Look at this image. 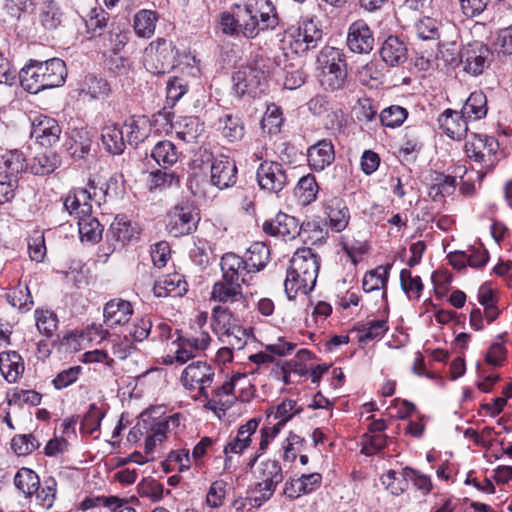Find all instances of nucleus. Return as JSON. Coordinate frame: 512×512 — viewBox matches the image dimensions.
Wrapping results in <instances>:
<instances>
[{"label":"nucleus","mask_w":512,"mask_h":512,"mask_svg":"<svg viewBox=\"0 0 512 512\" xmlns=\"http://www.w3.org/2000/svg\"><path fill=\"white\" fill-rule=\"evenodd\" d=\"M274 68V61L261 48L252 51L247 63L232 75L235 95L257 97L263 93Z\"/></svg>","instance_id":"nucleus-1"},{"label":"nucleus","mask_w":512,"mask_h":512,"mask_svg":"<svg viewBox=\"0 0 512 512\" xmlns=\"http://www.w3.org/2000/svg\"><path fill=\"white\" fill-rule=\"evenodd\" d=\"M321 259L309 247L296 250L293 254L284 282L285 293L294 300L299 293L307 295L315 287Z\"/></svg>","instance_id":"nucleus-2"},{"label":"nucleus","mask_w":512,"mask_h":512,"mask_svg":"<svg viewBox=\"0 0 512 512\" xmlns=\"http://www.w3.org/2000/svg\"><path fill=\"white\" fill-rule=\"evenodd\" d=\"M18 74L21 87L31 94H37L62 86L67 77V68L60 58L46 61L31 59Z\"/></svg>","instance_id":"nucleus-3"},{"label":"nucleus","mask_w":512,"mask_h":512,"mask_svg":"<svg viewBox=\"0 0 512 512\" xmlns=\"http://www.w3.org/2000/svg\"><path fill=\"white\" fill-rule=\"evenodd\" d=\"M240 23V32L246 39L256 38L260 32L273 30L279 23L275 7L268 0L233 5Z\"/></svg>","instance_id":"nucleus-4"},{"label":"nucleus","mask_w":512,"mask_h":512,"mask_svg":"<svg viewBox=\"0 0 512 512\" xmlns=\"http://www.w3.org/2000/svg\"><path fill=\"white\" fill-rule=\"evenodd\" d=\"M179 50L176 44L164 37L151 41L143 52V65L153 75L169 73L178 64Z\"/></svg>","instance_id":"nucleus-5"},{"label":"nucleus","mask_w":512,"mask_h":512,"mask_svg":"<svg viewBox=\"0 0 512 512\" xmlns=\"http://www.w3.org/2000/svg\"><path fill=\"white\" fill-rule=\"evenodd\" d=\"M178 413L173 415L158 414V410H146L141 413L140 418L144 423L146 455L152 454L158 445L167 439V433L179 425Z\"/></svg>","instance_id":"nucleus-6"},{"label":"nucleus","mask_w":512,"mask_h":512,"mask_svg":"<svg viewBox=\"0 0 512 512\" xmlns=\"http://www.w3.org/2000/svg\"><path fill=\"white\" fill-rule=\"evenodd\" d=\"M286 40L294 53L305 54L319 46L323 40V30L314 19H305L286 32L283 42Z\"/></svg>","instance_id":"nucleus-7"},{"label":"nucleus","mask_w":512,"mask_h":512,"mask_svg":"<svg viewBox=\"0 0 512 512\" xmlns=\"http://www.w3.org/2000/svg\"><path fill=\"white\" fill-rule=\"evenodd\" d=\"M467 157L491 171L499 162V142L495 137L473 133L465 143Z\"/></svg>","instance_id":"nucleus-8"},{"label":"nucleus","mask_w":512,"mask_h":512,"mask_svg":"<svg viewBox=\"0 0 512 512\" xmlns=\"http://www.w3.org/2000/svg\"><path fill=\"white\" fill-rule=\"evenodd\" d=\"M200 217L196 207L181 202L172 207L166 216V230L173 237H182L197 230Z\"/></svg>","instance_id":"nucleus-9"},{"label":"nucleus","mask_w":512,"mask_h":512,"mask_svg":"<svg viewBox=\"0 0 512 512\" xmlns=\"http://www.w3.org/2000/svg\"><path fill=\"white\" fill-rule=\"evenodd\" d=\"M215 369L206 361H195L184 368L180 376L182 386L189 391L198 390L200 397L208 400L207 389L212 385Z\"/></svg>","instance_id":"nucleus-10"},{"label":"nucleus","mask_w":512,"mask_h":512,"mask_svg":"<svg viewBox=\"0 0 512 512\" xmlns=\"http://www.w3.org/2000/svg\"><path fill=\"white\" fill-rule=\"evenodd\" d=\"M492 61V51L480 41H474L461 49V65L463 70L472 75H481Z\"/></svg>","instance_id":"nucleus-11"},{"label":"nucleus","mask_w":512,"mask_h":512,"mask_svg":"<svg viewBox=\"0 0 512 512\" xmlns=\"http://www.w3.org/2000/svg\"><path fill=\"white\" fill-rule=\"evenodd\" d=\"M257 473L260 481L257 483L256 489L260 493V497H255L254 502L260 506L272 497L277 485L283 480V474L281 465L276 460L261 462Z\"/></svg>","instance_id":"nucleus-12"},{"label":"nucleus","mask_w":512,"mask_h":512,"mask_svg":"<svg viewBox=\"0 0 512 512\" xmlns=\"http://www.w3.org/2000/svg\"><path fill=\"white\" fill-rule=\"evenodd\" d=\"M256 179L260 189L278 194L288 184V176L283 165L276 161L265 160L256 171Z\"/></svg>","instance_id":"nucleus-13"},{"label":"nucleus","mask_w":512,"mask_h":512,"mask_svg":"<svg viewBox=\"0 0 512 512\" xmlns=\"http://www.w3.org/2000/svg\"><path fill=\"white\" fill-rule=\"evenodd\" d=\"M262 230L265 234L284 241L294 240L301 233V223L296 217L280 211L274 218L263 222Z\"/></svg>","instance_id":"nucleus-14"},{"label":"nucleus","mask_w":512,"mask_h":512,"mask_svg":"<svg viewBox=\"0 0 512 512\" xmlns=\"http://www.w3.org/2000/svg\"><path fill=\"white\" fill-rule=\"evenodd\" d=\"M375 44L374 32L362 19L352 22L348 28L346 45L355 54H369Z\"/></svg>","instance_id":"nucleus-15"},{"label":"nucleus","mask_w":512,"mask_h":512,"mask_svg":"<svg viewBox=\"0 0 512 512\" xmlns=\"http://www.w3.org/2000/svg\"><path fill=\"white\" fill-rule=\"evenodd\" d=\"M238 168L235 160L221 155L212 161L210 168V182L220 190L234 186L238 179Z\"/></svg>","instance_id":"nucleus-16"},{"label":"nucleus","mask_w":512,"mask_h":512,"mask_svg":"<svg viewBox=\"0 0 512 512\" xmlns=\"http://www.w3.org/2000/svg\"><path fill=\"white\" fill-rule=\"evenodd\" d=\"M211 300L223 304H237L242 309H245L248 304V300L242 291V284L234 280H225L224 277L213 284Z\"/></svg>","instance_id":"nucleus-17"},{"label":"nucleus","mask_w":512,"mask_h":512,"mask_svg":"<svg viewBox=\"0 0 512 512\" xmlns=\"http://www.w3.org/2000/svg\"><path fill=\"white\" fill-rule=\"evenodd\" d=\"M324 213L329 220V226L334 232L346 229L350 220V212L345 201L332 194L326 195L323 200Z\"/></svg>","instance_id":"nucleus-18"},{"label":"nucleus","mask_w":512,"mask_h":512,"mask_svg":"<svg viewBox=\"0 0 512 512\" xmlns=\"http://www.w3.org/2000/svg\"><path fill=\"white\" fill-rule=\"evenodd\" d=\"M220 268L225 280H234L244 285H248L251 280V272L243 256L234 252H227L221 257Z\"/></svg>","instance_id":"nucleus-19"},{"label":"nucleus","mask_w":512,"mask_h":512,"mask_svg":"<svg viewBox=\"0 0 512 512\" xmlns=\"http://www.w3.org/2000/svg\"><path fill=\"white\" fill-rule=\"evenodd\" d=\"M60 134L61 127L51 117L39 116L32 122L31 138H34L42 146H52L58 142Z\"/></svg>","instance_id":"nucleus-20"},{"label":"nucleus","mask_w":512,"mask_h":512,"mask_svg":"<svg viewBox=\"0 0 512 512\" xmlns=\"http://www.w3.org/2000/svg\"><path fill=\"white\" fill-rule=\"evenodd\" d=\"M439 128L451 139L462 140L468 132V119L460 111L446 109L438 117Z\"/></svg>","instance_id":"nucleus-21"},{"label":"nucleus","mask_w":512,"mask_h":512,"mask_svg":"<svg viewBox=\"0 0 512 512\" xmlns=\"http://www.w3.org/2000/svg\"><path fill=\"white\" fill-rule=\"evenodd\" d=\"M381 59L390 67L404 64L408 58L406 43L397 35H389L380 47Z\"/></svg>","instance_id":"nucleus-22"},{"label":"nucleus","mask_w":512,"mask_h":512,"mask_svg":"<svg viewBox=\"0 0 512 512\" xmlns=\"http://www.w3.org/2000/svg\"><path fill=\"white\" fill-rule=\"evenodd\" d=\"M132 315V304L122 298L111 299L103 308L104 323L111 328L128 323Z\"/></svg>","instance_id":"nucleus-23"},{"label":"nucleus","mask_w":512,"mask_h":512,"mask_svg":"<svg viewBox=\"0 0 512 512\" xmlns=\"http://www.w3.org/2000/svg\"><path fill=\"white\" fill-rule=\"evenodd\" d=\"M308 163L312 170L322 171L331 165L335 159V151L332 141L329 139L319 140L308 148Z\"/></svg>","instance_id":"nucleus-24"},{"label":"nucleus","mask_w":512,"mask_h":512,"mask_svg":"<svg viewBox=\"0 0 512 512\" xmlns=\"http://www.w3.org/2000/svg\"><path fill=\"white\" fill-rule=\"evenodd\" d=\"M317 68L319 73H331L337 71H346V55L342 49L325 46L317 56Z\"/></svg>","instance_id":"nucleus-25"},{"label":"nucleus","mask_w":512,"mask_h":512,"mask_svg":"<svg viewBox=\"0 0 512 512\" xmlns=\"http://www.w3.org/2000/svg\"><path fill=\"white\" fill-rule=\"evenodd\" d=\"M260 419L252 418L238 428L237 434L224 447V454H241L251 444V436L257 431Z\"/></svg>","instance_id":"nucleus-26"},{"label":"nucleus","mask_w":512,"mask_h":512,"mask_svg":"<svg viewBox=\"0 0 512 512\" xmlns=\"http://www.w3.org/2000/svg\"><path fill=\"white\" fill-rule=\"evenodd\" d=\"M188 291V284L179 273L168 274L158 280L153 287L154 295L161 297H182Z\"/></svg>","instance_id":"nucleus-27"},{"label":"nucleus","mask_w":512,"mask_h":512,"mask_svg":"<svg viewBox=\"0 0 512 512\" xmlns=\"http://www.w3.org/2000/svg\"><path fill=\"white\" fill-rule=\"evenodd\" d=\"M24 371V360L17 351L0 353V373L8 383H16Z\"/></svg>","instance_id":"nucleus-28"},{"label":"nucleus","mask_w":512,"mask_h":512,"mask_svg":"<svg viewBox=\"0 0 512 512\" xmlns=\"http://www.w3.org/2000/svg\"><path fill=\"white\" fill-rule=\"evenodd\" d=\"M247 374L236 372L229 381L217 387L213 392V397L209 399V407L215 409L217 406L225 407L231 405L236 397L233 395L236 385L240 381H246Z\"/></svg>","instance_id":"nucleus-29"},{"label":"nucleus","mask_w":512,"mask_h":512,"mask_svg":"<svg viewBox=\"0 0 512 512\" xmlns=\"http://www.w3.org/2000/svg\"><path fill=\"white\" fill-rule=\"evenodd\" d=\"M391 267L392 264L380 265L367 271L362 280L364 292L369 293L381 289L382 298L387 301V284Z\"/></svg>","instance_id":"nucleus-30"},{"label":"nucleus","mask_w":512,"mask_h":512,"mask_svg":"<svg viewBox=\"0 0 512 512\" xmlns=\"http://www.w3.org/2000/svg\"><path fill=\"white\" fill-rule=\"evenodd\" d=\"M217 130L228 142L241 140L245 134V127L242 119L232 113H224L218 118Z\"/></svg>","instance_id":"nucleus-31"},{"label":"nucleus","mask_w":512,"mask_h":512,"mask_svg":"<svg viewBox=\"0 0 512 512\" xmlns=\"http://www.w3.org/2000/svg\"><path fill=\"white\" fill-rule=\"evenodd\" d=\"M127 141L130 145L143 142L151 131L150 120L144 115L130 116L124 122Z\"/></svg>","instance_id":"nucleus-32"},{"label":"nucleus","mask_w":512,"mask_h":512,"mask_svg":"<svg viewBox=\"0 0 512 512\" xmlns=\"http://www.w3.org/2000/svg\"><path fill=\"white\" fill-rule=\"evenodd\" d=\"M80 94H84L93 100H103L112 93L109 82L94 74H88L84 77L80 84Z\"/></svg>","instance_id":"nucleus-33"},{"label":"nucleus","mask_w":512,"mask_h":512,"mask_svg":"<svg viewBox=\"0 0 512 512\" xmlns=\"http://www.w3.org/2000/svg\"><path fill=\"white\" fill-rule=\"evenodd\" d=\"M159 14L155 10L141 9L134 14L133 29L135 34L144 39L151 38L156 30Z\"/></svg>","instance_id":"nucleus-34"},{"label":"nucleus","mask_w":512,"mask_h":512,"mask_svg":"<svg viewBox=\"0 0 512 512\" xmlns=\"http://www.w3.org/2000/svg\"><path fill=\"white\" fill-rule=\"evenodd\" d=\"M138 235V228L133 225L131 221L126 218V216L123 215H118L115 217L107 232V237H111L121 246H124L131 240L138 238Z\"/></svg>","instance_id":"nucleus-35"},{"label":"nucleus","mask_w":512,"mask_h":512,"mask_svg":"<svg viewBox=\"0 0 512 512\" xmlns=\"http://www.w3.org/2000/svg\"><path fill=\"white\" fill-rule=\"evenodd\" d=\"M251 274L263 270L270 261V248L263 242H254L243 256Z\"/></svg>","instance_id":"nucleus-36"},{"label":"nucleus","mask_w":512,"mask_h":512,"mask_svg":"<svg viewBox=\"0 0 512 512\" xmlns=\"http://www.w3.org/2000/svg\"><path fill=\"white\" fill-rule=\"evenodd\" d=\"M180 176L176 170L158 168L148 175L150 191H163L172 187H180Z\"/></svg>","instance_id":"nucleus-37"},{"label":"nucleus","mask_w":512,"mask_h":512,"mask_svg":"<svg viewBox=\"0 0 512 512\" xmlns=\"http://www.w3.org/2000/svg\"><path fill=\"white\" fill-rule=\"evenodd\" d=\"M150 155L160 168L165 169H171L179 159L177 147L169 140L156 143Z\"/></svg>","instance_id":"nucleus-38"},{"label":"nucleus","mask_w":512,"mask_h":512,"mask_svg":"<svg viewBox=\"0 0 512 512\" xmlns=\"http://www.w3.org/2000/svg\"><path fill=\"white\" fill-rule=\"evenodd\" d=\"M89 193L90 190L77 188L67 195L64 206L71 215L76 214L77 218H79L81 215L92 212V205L89 203L91 201Z\"/></svg>","instance_id":"nucleus-39"},{"label":"nucleus","mask_w":512,"mask_h":512,"mask_svg":"<svg viewBox=\"0 0 512 512\" xmlns=\"http://www.w3.org/2000/svg\"><path fill=\"white\" fill-rule=\"evenodd\" d=\"M461 112L468 120H480L488 112L487 97L482 91H474L467 98Z\"/></svg>","instance_id":"nucleus-40"},{"label":"nucleus","mask_w":512,"mask_h":512,"mask_svg":"<svg viewBox=\"0 0 512 512\" xmlns=\"http://www.w3.org/2000/svg\"><path fill=\"white\" fill-rule=\"evenodd\" d=\"M92 140L87 132L75 131L66 141L68 154L75 160L85 159L91 151Z\"/></svg>","instance_id":"nucleus-41"},{"label":"nucleus","mask_w":512,"mask_h":512,"mask_svg":"<svg viewBox=\"0 0 512 512\" xmlns=\"http://www.w3.org/2000/svg\"><path fill=\"white\" fill-rule=\"evenodd\" d=\"M88 212L78 218V227L81 240L96 243L102 238L103 226L98 219Z\"/></svg>","instance_id":"nucleus-42"},{"label":"nucleus","mask_w":512,"mask_h":512,"mask_svg":"<svg viewBox=\"0 0 512 512\" xmlns=\"http://www.w3.org/2000/svg\"><path fill=\"white\" fill-rule=\"evenodd\" d=\"M8 303L20 311H29L34 302L27 284L18 283L6 295Z\"/></svg>","instance_id":"nucleus-43"},{"label":"nucleus","mask_w":512,"mask_h":512,"mask_svg":"<svg viewBox=\"0 0 512 512\" xmlns=\"http://www.w3.org/2000/svg\"><path fill=\"white\" fill-rule=\"evenodd\" d=\"M388 330L389 325L387 315L381 319L370 320L358 329L359 341L370 342L381 339Z\"/></svg>","instance_id":"nucleus-44"},{"label":"nucleus","mask_w":512,"mask_h":512,"mask_svg":"<svg viewBox=\"0 0 512 512\" xmlns=\"http://www.w3.org/2000/svg\"><path fill=\"white\" fill-rule=\"evenodd\" d=\"M178 125L177 136L187 143L196 142L204 131L203 124L195 116L184 117Z\"/></svg>","instance_id":"nucleus-45"},{"label":"nucleus","mask_w":512,"mask_h":512,"mask_svg":"<svg viewBox=\"0 0 512 512\" xmlns=\"http://www.w3.org/2000/svg\"><path fill=\"white\" fill-rule=\"evenodd\" d=\"M101 139L107 151L114 155L121 154L125 149L123 131L117 126H107L102 130Z\"/></svg>","instance_id":"nucleus-46"},{"label":"nucleus","mask_w":512,"mask_h":512,"mask_svg":"<svg viewBox=\"0 0 512 512\" xmlns=\"http://www.w3.org/2000/svg\"><path fill=\"white\" fill-rule=\"evenodd\" d=\"M63 13L61 12L58 4L54 0H47L43 2L40 8V22L47 30H54L62 23Z\"/></svg>","instance_id":"nucleus-47"},{"label":"nucleus","mask_w":512,"mask_h":512,"mask_svg":"<svg viewBox=\"0 0 512 512\" xmlns=\"http://www.w3.org/2000/svg\"><path fill=\"white\" fill-rule=\"evenodd\" d=\"M109 13L103 8H93L89 13V17L86 20L87 32L90 34V38L98 39L106 32V27L109 21Z\"/></svg>","instance_id":"nucleus-48"},{"label":"nucleus","mask_w":512,"mask_h":512,"mask_svg":"<svg viewBox=\"0 0 512 512\" xmlns=\"http://www.w3.org/2000/svg\"><path fill=\"white\" fill-rule=\"evenodd\" d=\"M237 321L232 312L224 306H215L212 310V328L219 336L237 326Z\"/></svg>","instance_id":"nucleus-49"},{"label":"nucleus","mask_w":512,"mask_h":512,"mask_svg":"<svg viewBox=\"0 0 512 512\" xmlns=\"http://www.w3.org/2000/svg\"><path fill=\"white\" fill-rule=\"evenodd\" d=\"M283 122L284 117L281 108L274 103L269 104L261 120L263 131L271 135L278 134Z\"/></svg>","instance_id":"nucleus-50"},{"label":"nucleus","mask_w":512,"mask_h":512,"mask_svg":"<svg viewBox=\"0 0 512 512\" xmlns=\"http://www.w3.org/2000/svg\"><path fill=\"white\" fill-rule=\"evenodd\" d=\"M302 408L296 407V401L292 399H285L280 404H278L274 408L267 410L268 418L272 415L274 419L278 420L276 425H279L281 428L285 426V424L296 414H300L302 412Z\"/></svg>","instance_id":"nucleus-51"},{"label":"nucleus","mask_w":512,"mask_h":512,"mask_svg":"<svg viewBox=\"0 0 512 512\" xmlns=\"http://www.w3.org/2000/svg\"><path fill=\"white\" fill-rule=\"evenodd\" d=\"M39 476L29 468H21L14 477V484L26 496L34 495L39 488Z\"/></svg>","instance_id":"nucleus-52"},{"label":"nucleus","mask_w":512,"mask_h":512,"mask_svg":"<svg viewBox=\"0 0 512 512\" xmlns=\"http://www.w3.org/2000/svg\"><path fill=\"white\" fill-rule=\"evenodd\" d=\"M305 243L319 245L326 241L328 231L318 221H307L301 223L300 235Z\"/></svg>","instance_id":"nucleus-53"},{"label":"nucleus","mask_w":512,"mask_h":512,"mask_svg":"<svg viewBox=\"0 0 512 512\" xmlns=\"http://www.w3.org/2000/svg\"><path fill=\"white\" fill-rule=\"evenodd\" d=\"M400 284L403 292L410 300H418L423 292L424 285L420 276H413L409 269L400 272Z\"/></svg>","instance_id":"nucleus-54"},{"label":"nucleus","mask_w":512,"mask_h":512,"mask_svg":"<svg viewBox=\"0 0 512 512\" xmlns=\"http://www.w3.org/2000/svg\"><path fill=\"white\" fill-rule=\"evenodd\" d=\"M105 416V411L98 407L95 403L89 405L88 411L84 414L80 430L83 434L93 435L100 430L101 421Z\"/></svg>","instance_id":"nucleus-55"},{"label":"nucleus","mask_w":512,"mask_h":512,"mask_svg":"<svg viewBox=\"0 0 512 512\" xmlns=\"http://www.w3.org/2000/svg\"><path fill=\"white\" fill-rule=\"evenodd\" d=\"M34 316L38 331L46 338H51L58 328L57 315L50 310L36 309Z\"/></svg>","instance_id":"nucleus-56"},{"label":"nucleus","mask_w":512,"mask_h":512,"mask_svg":"<svg viewBox=\"0 0 512 512\" xmlns=\"http://www.w3.org/2000/svg\"><path fill=\"white\" fill-rule=\"evenodd\" d=\"M57 492V482L54 477H47L43 484L39 483V488L34 492L39 505L45 509H50L55 501Z\"/></svg>","instance_id":"nucleus-57"},{"label":"nucleus","mask_w":512,"mask_h":512,"mask_svg":"<svg viewBox=\"0 0 512 512\" xmlns=\"http://www.w3.org/2000/svg\"><path fill=\"white\" fill-rule=\"evenodd\" d=\"M5 170L1 173H5L8 176H12L19 180V175L24 172L28 165L22 152L18 150L9 151L4 156Z\"/></svg>","instance_id":"nucleus-58"},{"label":"nucleus","mask_w":512,"mask_h":512,"mask_svg":"<svg viewBox=\"0 0 512 512\" xmlns=\"http://www.w3.org/2000/svg\"><path fill=\"white\" fill-rule=\"evenodd\" d=\"M58 164L55 154L40 153L30 163V171L35 175H47L52 173Z\"/></svg>","instance_id":"nucleus-59"},{"label":"nucleus","mask_w":512,"mask_h":512,"mask_svg":"<svg viewBox=\"0 0 512 512\" xmlns=\"http://www.w3.org/2000/svg\"><path fill=\"white\" fill-rule=\"evenodd\" d=\"M319 82L324 90L336 92L343 90L348 83V70L331 73H319Z\"/></svg>","instance_id":"nucleus-60"},{"label":"nucleus","mask_w":512,"mask_h":512,"mask_svg":"<svg viewBox=\"0 0 512 512\" xmlns=\"http://www.w3.org/2000/svg\"><path fill=\"white\" fill-rule=\"evenodd\" d=\"M219 339L222 343L235 350H241L245 347L248 340V333L241 325L232 327L231 330L220 334Z\"/></svg>","instance_id":"nucleus-61"},{"label":"nucleus","mask_w":512,"mask_h":512,"mask_svg":"<svg viewBox=\"0 0 512 512\" xmlns=\"http://www.w3.org/2000/svg\"><path fill=\"white\" fill-rule=\"evenodd\" d=\"M408 116V111L398 105H392L380 113L381 124L385 127L396 128L403 124Z\"/></svg>","instance_id":"nucleus-62"},{"label":"nucleus","mask_w":512,"mask_h":512,"mask_svg":"<svg viewBox=\"0 0 512 512\" xmlns=\"http://www.w3.org/2000/svg\"><path fill=\"white\" fill-rule=\"evenodd\" d=\"M381 482L393 495H400L405 492L409 487V481L403 471L396 473L394 470H389L381 477Z\"/></svg>","instance_id":"nucleus-63"},{"label":"nucleus","mask_w":512,"mask_h":512,"mask_svg":"<svg viewBox=\"0 0 512 512\" xmlns=\"http://www.w3.org/2000/svg\"><path fill=\"white\" fill-rule=\"evenodd\" d=\"M359 80L363 85L374 86L383 77V69L376 60H371L358 71Z\"/></svg>","instance_id":"nucleus-64"}]
</instances>
